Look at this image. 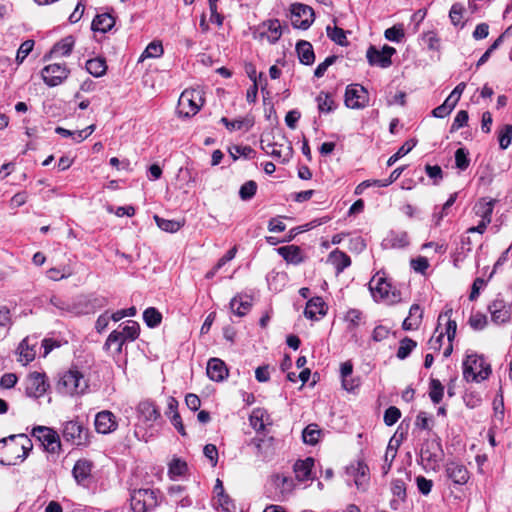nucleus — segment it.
Returning a JSON list of instances; mask_svg holds the SVG:
<instances>
[{"instance_id": "obj_22", "label": "nucleus", "mask_w": 512, "mask_h": 512, "mask_svg": "<svg viewBox=\"0 0 512 512\" xmlns=\"http://www.w3.org/2000/svg\"><path fill=\"white\" fill-rule=\"evenodd\" d=\"M263 26L266 27V30L261 33V38H266L271 44L276 43L282 35V26L280 21L278 19H271L265 22Z\"/></svg>"}, {"instance_id": "obj_48", "label": "nucleus", "mask_w": 512, "mask_h": 512, "mask_svg": "<svg viewBox=\"0 0 512 512\" xmlns=\"http://www.w3.org/2000/svg\"><path fill=\"white\" fill-rule=\"evenodd\" d=\"M318 109L320 112L329 113L334 109V101L331 96L325 92H320L316 97Z\"/></svg>"}, {"instance_id": "obj_47", "label": "nucleus", "mask_w": 512, "mask_h": 512, "mask_svg": "<svg viewBox=\"0 0 512 512\" xmlns=\"http://www.w3.org/2000/svg\"><path fill=\"white\" fill-rule=\"evenodd\" d=\"M405 479L396 478L391 483V491L394 496L398 497L401 500H405L406 498V479H409V475L407 473L404 474Z\"/></svg>"}, {"instance_id": "obj_57", "label": "nucleus", "mask_w": 512, "mask_h": 512, "mask_svg": "<svg viewBox=\"0 0 512 512\" xmlns=\"http://www.w3.org/2000/svg\"><path fill=\"white\" fill-rule=\"evenodd\" d=\"M230 154L234 159H237L240 156H243L246 159H250L254 157L255 151L248 145H238L230 149Z\"/></svg>"}, {"instance_id": "obj_17", "label": "nucleus", "mask_w": 512, "mask_h": 512, "mask_svg": "<svg viewBox=\"0 0 512 512\" xmlns=\"http://www.w3.org/2000/svg\"><path fill=\"white\" fill-rule=\"evenodd\" d=\"M95 428L98 433L108 434L116 430L117 422L114 414L108 410L97 413L95 417Z\"/></svg>"}, {"instance_id": "obj_62", "label": "nucleus", "mask_w": 512, "mask_h": 512, "mask_svg": "<svg viewBox=\"0 0 512 512\" xmlns=\"http://www.w3.org/2000/svg\"><path fill=\"white\" fill-rule=\"evenodd\" d=\"M445 335L444 331H439V329L436 328L433 336L428 341L429 349L439 351L442 347Z\"/></svg>"}, {"instance_id": "obj_34", "label": "nucleus", "mask_w": 512, "mask_h": 512, "mask_svg": "<svg viewBox=\"0 0 512 512\" xmlns=\"http://www.w3.org/2000/svg\"><path fill=\"white\" fill-rule=\"evenodd\" d=\"M154 220L161 230L169 233H175L179 231L185 223L184 220H169L164 219L158 215H154Z\"/></svg>"}, {"instance_id": "obj_49", "label": "nucleus", "mask_w": 512, "mask_h": 512, "mask_svg": "<svg viewBox=\"0 0 512 512\" xmlns=\"http://www.w3.org/2000/svg\"><path fill=\"white\" fill-rule=\"evenodd\" d=\"M512 140V124L504 125L498 132V141L501 149H507Z\"/></svg>"}, {"instance_id": "obj_28", "label": "nucleus", "mask_w": 512, "mask_h": 512, "mask_svg": "<svg viewBox=\"0 0 512 512\" xmlns=\"http://www.w3.org/2000/svg\"><path fill=\"white\" fill-rule=\"evenodd\" d=\"M277 251L288 263L297 265L303 261L302 251L298 246H283L279 247Z\"/></svg>"}, {"instance_id": "obj_7", "label": "nucleus", "mask_w": 512, "mask_h": 512, "mask_svg": "<svg viewBox=\"0 0 512 512\" xmlns=\"http://www.w3.org/2000/svg\"><path fill=\"white\" fill-rule=\"evenodd\" d=\"M290 19L294 28L306 30L314 22V10L302 3H293L290 6Z\"/></svg>"}, {"instance_id": "obj_44", "label": "nucleus", "mask_w": 512, "mask_h": 512, "mask_svg": "<svg viewBox=\"0 0 512 512\" xmlns=\"http://www.w3.org/2000/svg\"><path fill=\"white\" fill-rule=\"evenodd\" d=\"M417 144V141L414 139H410L406 141L399 149L398 151L389 157L387 161L388 166L394 165L400 158L408 154Z\"/></svg>"}, {"instance_id": "obj_60", "label": "nucleus", "mask_w": 512, "mask_h": 512, "mask_svg": "<svg viewBox=\"0 0 512 512\" xmlns=\"http://www.w3.org/2000/svg\"><path fill=\"white\" fill-rule=\"evenodd\" d=\"M361 317V311L357 309H350L345 315V321L348 323V329L354 330L356 327H358Z\"/></svg>"}, {"instance_id": "obj_23", "label": "nucleus", "mask_w": 512, "mask_h": 512, "mask_svg": "<svg viewBox=\"0 0 512 512\" xmlns=\"http://www.w3.org/2000/svg\"><path fill=\"white\" fill-rule=\"evenodd\" d=\"M494 204V199L481 198L476 202L473 210L475 214L481 218V220H485V222H491Z\"/></svg>"}, {"instance_id": "obj_55", "label": "nucleus", "mask_w": 512, "mask_h": 512, "mask_svg": "<svg viewBox=\"0 0 512 512\" xmlns=\"http://www.w3.org/2000/svg\"><path fill=\"white\" fill-rule=\"evenodd\" d=\"M328 37L339 45H345L347 43L345 32L342 28L339 27H330L326 28Z\"/></svg>"}, {"instance_id": "obj_20", "label": "nucleus", "mask_w": 512, "mask_h": 512, "mask_svg": "<svg viewBox=\"0 0 512 512\" xmlns=\"http://www.w3.org/2000/svg\"><path fill=\"white\" fill-rule=\"evenodd\" d=\"M325 314V302L321 297H314L307 302L304 310V315L306 318L311 320H318V316H324Z\"/></svg>"}, {"instance_id": "obj_8", "label": "nucleus", "mask_w": 512, "mask_h": 512, "mask_svg": "<svg viewBox=\"0 0 512 512\" xmlns=\"http://www.w3.org/2000/svg\"><path fill=\"white\" fill-rule=\"evenodd\" d=\"M32 435L37 438L45 450L50 453L57 452L61 447L58 434L51 428L37 426L33 428Z\"/></svg>"}, {"instance_id": "obj_50", "label": "nucleus", "mask_w": 512, "mask_h": 512, "mask_svg": "<svg viewBox=\"0 0 512 512\" xmlns=\"http://www.w3.org/2000/svg\"><path fill=\"white\" fill-rule=\"evenodd\" d=\"M120 332L127 341H134L139 336L140 326L137 322L128 321Z\"/></svg>"}, {"instance_id": "obj_19", "label": "nucleus", "mask_w": 512, "mask_h": 512, "mask_svg": "<svg viewBox=\"0 0 512 512\" xmlns=\"http://www.w3.org/2000/svg\"><path fill=\"white\" fill-rule=\"evenodd\" d=\"M314 463L315 461L312 457H307L304 460L296 461L293 466L296 479L298 481L312 480V469L314 467Z\"/></svg>"}, {"instance_id": "obj_64", "label": "nucleus", "mask_w": 512, "mask_h": 512, "mask_svg": "<svg viewBox=\"0 0 512 512\" xmlns=\"http://www.w3.org/2000/svg\"><path fill=\"white\" fill-rule=\"evenodd\" d=\"M488 323L486 315L482 313H475L471 315L469 324L474 330H482Z\"/></svg>"}, {"instance_id": "obj_13", "label": "nucleus", "mask_w": 512, "mask_h": 512, "mask_svg": "<svg viewBox=\"0 0 512 512\" xmlns=\"http://www.w3.org/2000/svg\"><path fill=\"white\" fill-rule=\"evenodd\" d=\"M491 320L495 324H504L512 317V305L504 301L502 298L494 299L488 306Z\"/></svg>"}, {"instance_id": "obj_15", "label": "nucleus", "mask_w": 512, "mask_h": 512, "mask_svg": "<svg viewBox=\"0 0 512 512\" xmlns=\"http://www.w3.org/2000/svg\"><path fill=\"white\" fill-rule=\"evenodd\" d=\"M446 476L456 485L468 482L470 474L465 465L457 461H449L445 465Z\"/></svg>"}, {"instance_id": "obj_18", "label": "nucleus", "mask_w": 512, "mask_h": 512, "mask_svg": "<svg viewBox=\"0 0 512 512\" xmlns=\"http://www.w3.org/2000/svg\"><path fill=\"white\" fill-rule=\"evenodd\" d=\"M207 375L213 381H222L228 376V369L219 358H211L207 363Z\"/></svg>"}, {"instance_id": "obj_14", "label": "nucleus", "mask_w": 512, "mask_h": 512, "mask_svg": "<svg viewBox=\"0 0 512 512\" xmlns=\"http://www.w3.org/2000/svg\"><path fill=\"white\" fill-rule=\"evenodd\" d=\"M47 388L45 375L39 372L30 373L25 380V391L29 397L39 398L45 394Z\"/></svg>"}, {"instance_id": "obj_21", "label": "nucleus", "mask_w": 512, "mask_h": 512, "mask_svg": "<svg viewBox=\"0 0 512 512\" xmlns=\"http://www.w3.org/2000/svg\"><path fill=\"white\" fill-rule=\"evenodd\" d=\"M261 143L262 149L266 152V154L273 157L274 159H282L285 161L290 157L291 148L289 145L279 144L276 142L263 145V140Z\"/></svg>"}, {"instance_id": "obj_12", "label": "nucleus", "mask_w": 512, "mask_h": 512, "mask_svg": "<svg viewBox=\"0 0 512 512\" xmlns=\"http://www.w3.org/2000/svg\"><path fill=\"white\" fill-rule=\"evenodd\" d=\"M395 48L385 45L381 50L371 46L367 50V60L371 66L387 68L392 64L391 57L395 54Z\"/></svg>"}, {"instance_id": "obj_36", "label": "nucleus", "mask_w": 512, "mask_h": 512, "mask_svg": "<svg viewBox=\"0 0 512 512\" xmlns=\"http://www.w3.org/2000/svg\"><path fill=\"white\" fill-rule=\"evenodd\" d=\"M85 67L87 72L93 75L94 77H101L107 71L106 61L102 58L89 59L86 62Z\"/></svg>"}, {"instance_id": "obj_6", "label": "nucleus", "mask_w": 512, "mask_h": 512, "mask_svg": "<svg viewBox=\"0 0 512 512\" xmlns=\"http://www.w3.org/2000/svg\"><path fill=\"white\" fill-rule=\"evenodd\" d=\"M158 505L156 493L150 489L135 490L131 494L132 512H149Z\"/></svg>"}, {"instance_id": "obj_30", "label": "nucleus", "mask_w": 512, "mask_h": 512, "mask_svg": "<svg viewBox=\"0 0 512 512\" xmlns=\"http://www.w3.org/2000/svg\"><path fill=\"white\" fill-rule=\"evenodd\" d=\"M328 260L335 267L337 273H341L345 268H347L351 264L350 257L338 249L330 253Z\"/></svg>"}, {"instance_id": "obj_63", "label": "nucleus", "mask_w": 512, "mask_h": 512, "mask_svg": "<svg viewBox=\"0 0 512 512\" xmlns=\"http://www.w3.org/2000/svg\"><path fill=\"white\" fill-rule=\"evenodd\" d=\"M400 417V410L395 406H391L386 409L384 413V422L387 426H392L399 420Z\"/></svg>"}, {"instance_id": "obj_56", "label": "nucleus", "mask_w": 512, "mask_h": 512, "mask_svg": "<svg viewBox=\"0 0 512 512\" xmlns=\"http://www.w3.org/2000/svg\"><path fill=\"white\" fill-rule=\"evenodd\" d=\"M455 164L456 167L462 171L466 170L470 164L468 158V151L464 148H459L455 151Z\"/></svg>"}, {"instance_id": "obj_16", "label": "nucleus", "mask_w": 512, "mask_h": 512, "mask_svg": "<svg viewBox=\"0 0 512 512\" xmlns=\"http://www.w3.org/2000/svg\"><path fill=\"white\" fill-rule=\"evenodd\" d=\"M50 304L59 311L61 316H76L83 313L80 302L65 300L55 295L50 298Z\"/></svg>"}, {"instance_id": "obj_61", "label": "nucleus", "mask_w": 512, "mask_h": 512, "mask_svg": "<svg viewBox=\"0 0 512 512\" xmlns=\"http://www.w3.org/2000/svg\"><path fill=\"white\" fill-rule=\"evenodd\" d=\"M254 125V120L251 117L236 119L230 122L229 131L245 129L248 131Z\"/></svg>"}, {"instance_id": "obj_29", "label": "nucleus", "mask_w": 512, "mask_h": 512, "mask_svg": "<svg viewBox=\"0 0 512 512\" xmlns=\"http://www.w3.org/2000/svg\"><path fill=\"white\" fill-rule=\"evenodd\" d=\"M409 244L407 232H391L384 240V246L388 248H404Z\"/></svg>"}, {"instance_id": "obj_27", "label": "nucleus", "mask_w": 512, "mask_h": 512, "mask_svg": "<svg viewBox=\"0 0 512 512\" xmlns=\"http://www.w3.org/2000/svg\"><path fill=\"white\" fill-rule=\"evenodd\" d=\"M114 25L115 19L113 16L108 13H103L97 15L93 19L91 28L95 32L106 33L107 31L111 30Z\"/></svg>"}, {"instance_id": "obj_10", "label": "nucleus", "mask_w": 512, "mask_h": 512, "mask_svg": "<svg viewBox=\"0 0 512 512\" xmlns=\"http://www.w3.org/2000/svg\"><path fill=\"white\" fill-rule=\"evenodd\" d=\"M366 89L358 84H351L346 88L345 104L351 109L364 108L368 104Z\"/></svg>"}, {"instance_id": "obj_46", "label": "nucleus", "mask_w": 512, "mask_h": 512, "mask_svg": "<svg viewBox=\"0 0 512 512\" xmlns=\"http://www.w3.org/2000/svg\"><path fill=\"white\" fill-rule=\"evenodd\" d=\"M143 319L148 327L154 328L161 323L162 315L156 308L149 307L144 311Z\"/></svg>"}, {"instance_id": "obj_31", "label": "nucleus", "mask_w": 512, "mask_h": 512, "mask_svg": "<svg viewBox=\"0 0 512 512\" xmlns=\"http://www.w3.org/2000/svg\"><path fill=\"white\" fill-rule=\"evenodd\" d=\"M453 310L451 308L446 309L442 312L438 317V323L441 324L442 321H446V329L445 334L447 336L448 341H453L456 335L457 324L454 320L451 319Z\"/></svg>"}, {"instance_id": "obj_58", "label": "nucleus", "mask_w": 512, "mask_h": 512, "mask_svg": "<svg viewBox=\"0 0 512 512\" xmlns=\"http://www.w3.org/2000/svg\"><path fill=\"white\" fill-rule=\"evenodd\" d=\"M455 106L456 105L454 103H452L449 99L446 98V100L444 101L443 104L436 107L432 111V114L436 118H444V117L448 116L453 111Z\"/></svg>"}, {"instance_id": "obj_51", "label": "nucleus", "mask_w": 512, "mask_h": 512, "mask_svg": "<svg viewBox=\"0 0 512 512\" xmlns=\"http://www.w3.org/2000/svg\"><path fill=\"white\" fill-rule=\"evenodd\" d=\"M384 36L387 40L392 42H401L405 36L404 28L400 25H394L385 30Z\"/></svg>"}, {"instance_id": "obj_33", "label": "nucleus", "mask_w": 512, "mask_h": 512, "mask_svg": "<svg viewBox=\"0 0 512 512\" xmlns=\"http://www.w3.org/2000/svg\"><path fill=\"white\" fill-rule=\"evenodd\" d=\"M19 350V361L23 363V365L31 362L36 355V351L34 350V344L30 346V339L27 337L21 341L18 347Z\"/></svg>"}, {"instance_id": "obj_2", "label": "nucleus", "mask_w": 512, "mask_h": 512, "mask_svg": "<svg viewBox=\"0 0 512 512\" xmlns=\"http://www.w3.org/2000/svg\"><path fill=\"white\" fill-rule=\"evenodd\" d=\"M370 292L375 301H383L387 304H396L401 301V294L383 276H374L369 283Z\"/></svg>"}, {"instance_id": "obj_54", "label": "nucleus", "mask_w": 512, "mask_h": 512, "mask_svg": "<svg viewBox=\"0 0 512 512\" xmlns=\"http://www.w3.org/2000/svg\"><path fill=\"white\" fill-rule=\"evenodd\" d=\"M264 416L265 411L261 409H255L250 415L249 421L250 425L255 429L256 431L264 430L265 423H264Z\"/></svg>"}, {"instance_id": "obj_4", "label": "nucleus", "mask_w": 512, "mask_h": 512, "mask_svg": "<svg viewBox=\"0 0 512 512\" xmlns=\"http://www.w3.org/2000/svg\"><path fill=\"white\" fill-rule=\"evenodd\" d=\"M87 388L88 384L82 373L76 369L64 372L57 382V390L63 395L81 394Z\"/></svg>"}, {"instance_id": "obj_42", "label": "nucleus", "mask_w": 512, "mask_h": 512, "mask_svg": "<svg viewBox=\"0 0 512 512\" xmlns=\"http://www.w3.org/2000/svg\"><path fill=\"white\" fill-rule=\"evenodd\" d=\"M444 395V386L438 379L432 378L429 384V397L434 404L441 402Z\"/></svg>"}, {"instance_id": "obj_35", "label": "nucleus", "mask_w": 512, "mask_h": 512, "mask_svg": "<svg viewBox=\"0 0 512 512\" xmlns=\"http://www.w3.org/2000/svg\"><path fill=\"white\" fill-rule=\"evenodd\" d=\"M139 414L148 422H154L160 417V413L152 402L144 401L138 406Z\"/></svg>"}, {"instance_id": "obj_5", "label": "nucleus", "mask_w": 512, "mask_h": 512, "mask_svg": "<svg viewBox=\"0 0 512 512\" xmlns=\"http://www.w3.org/2000/svg\"><path fill=\"white\" fill-rule=\"evenodd\" d=\"M204 104L203 91L200 88L184 90L178 100V113L184 117H191L198 113Z\"/></svg>"}, {"instance_id": "obj_43", "label": "nucleus", "mask_w": 512, "mask_h": 512, "mask_svg": "<svg viewBox=\"0 0 512 512\" xmlns=\"http://www.w3.org/2000/svg\"><path fill=\"white\" fill-rule=\"evenodd\" d=\"M416 341L411 338L405 337L400 341L399 348L397 350L396 356L400 360L406 359L410 353L416 348Z\"/></svg>"}, {"instance_id": "obj_1", "label": "nucleus", "mask_w": 512, "mask_h": 512, "mask_svg": "<svg viewBox=\"0 0 512 512\" xmlns=\"http://www.w3.org/2000/svg\"><path fill=\"white\" fill-rule=\"evenodd\" d=\"M33 444L25 434L10 435L0 440V463L4 465H16L23 462Z\"/></svg>"}, {"instance_id": "obj_26", "label": "nucleus", "mask_w": 512, "mask_h": 512, "mask_svg": "<svg viewBox=\"0 0 512 512\" xmlns=\"http://www.w3.org/2000/svg\"><path fill=\"white\" fill-rule=\"evenodd\" d=\"M423 311L418 304H413L410 307L409 315L404 319L402 328L404 330H415L417 329L422 321Z\"/></svg>"}, {"instance_id": "obj_45", "label": "nucleus", "mask_w": 512, "mask_h": 512, "mask_svg": "<svg viewBox=\"0 0 512 512\" xmlns=\"http://www.w3.org/2000/svg\"><path fill=\"white\" fill-rule=\"evenodd\" d=\"M320 435L321 430L318 428V425L310 424L303 430L302 438L306 444L315 445L318 442Z\"/></svg>"}, {"instance_id": "obj_37", "label": "nucleus", "mask_w": 512, "mask_h": 512, "mask_svg": "<svg viewBox=\"0 0 512 512\" xmlns=\"http://www.w3.org/2000/svg\"><path fill=\"white\" fill-rule=\"evenodd\" d=\"M92 464L86 459L78 460L73 467V475L78 482L88 478L90 475Z\"/></svg>"}, {"instance_id": "obj_40", "label": "nucleus", "mask_w": 512, "mask_h": 512, "mask_svg": "<svg viewBox=\"0 0 512 512\" xmlns=\"http://www.w3.org/2000/svg\"><path fill=\"white\" fill-rule=\"evenodd\" d=\"M126 341L127 340L120 331L114 330L109 334L104 346L106 349H110L112 346H115V351L117 353H121L122 346Z\"/></svg>"}, {"instance_id": "obj_41", "label": "nucleus", "mask_w": 512, "mask_h": 512, "mask_svg": "<svg viewBox=\"0 0 512 512\" xmlns=\"http://www.w3.org/2000/svg\"><path fill=\"white\" fill-rule=\"evenodd\" d=\"M456 194H452L449 199L443 204L440 211H434L432 214V223L435 227L440 226L442 219L448 214V209L455 203Z\"/></svg>"}, {"instance_id": "obj_9", "label": "nucleus", "mask_w": 512, "mask_h": 512, "mask_svg": "<svg viewBox=\"0 0 512 512\" xmlns=\"http://www.w3.org/2000/svg\"><path fill=\"white\" fill-rule=\"evenodd\" d=\"M63 438L74 445H85L88 440V430L77 421H68L63 428Z\"/></svg>"}, {"instance_id": "obj_32", "label": "nucleus", "mask_w": 512, "mask_h": 512, "mask_svg": "<svg viewBox=\"0 0 512 512\" xmlns=\"http://www.w3.org/2000/svg\"><path fill=\"white\" fill-rule=\"evenodd\" d=\"M75 44V39L73 36L69 35L57 42L51 51L52 54L56 56H68Z\"/></svg>"}, {"instance_id": "obj_38", "label": "nucleus", "mask_w": 512, "mask_h": 512, "mask_svg": "<svg viewBox=\"0 0 512 512\" xmlns=\"http://www.w3.org/2000/svg\"><path fill=\"white\" fill-rule=\"evenodd\" d=\"M351 469L354 472L357 488H363L369 479V467L364 462L359 461L356 467H351Z\"/></svg>"}, {"instance_id": "obj_52", "label": "nucleus", "mask_w": 512, "mask_h": 512, "mask_svg": "<svg viewBox=\"0 0 512 512\" xmlns=\"http://www.w3.org/2000/svg\"><path fill=\"white\" fill-rule=\"evenodd\" d=\"M163 54V46L161 42L153 41L151 42L144 52L142 53L140 60L145 58H158Z\"/></svg>"}, {"instance_id": "obj_25", "label": "nucleus", "mask_w": 512, "mask_h": 512, "mask_svg": "<svg viewBox=\"0 0 512 512\" xmlns=\"http://www.w3.org/2000/svg\"><path fill=\"white\" fill-rule=\"evenodd\" d=\"M296 52L299 61L304 65H312L315 61V54L310 42L301 40L296 44Z\"/></svg>"}, {"instance_id": "obj_11", "label": "nucleus", "mask_w": 512, "mask_h": 512, "mask_svg": "<svg viewBox=\"0 0 512 512\" xmlns=\"http://www.w3.org/2000/svg\"><path fill=\"white\" fill-rule=\"evenodd\" d=\"M70 70L64 64H50L42 69V78L50 86L60 85L69 75Z\"/></svg>"}, {"instance_id": "obj_59", "label": "nucleus", "mask_w": 512, "mask_h": 512, "mask_svg": "<svg viewBox=\"0 0 512 512\" xmlns=\"http://www.w3.org/2000/svg\"><path fill=\"white\" fill-rule=\"evenodd\" d=\"M187 471V464L180 459H173L169 465V474L172 477L182 476Z\"/></svg>"}, {"instance_id": "obj_24", "label": "nucleus", "mask_w": 512, "mask_h": 512, "mask_svg": "<svg viewBox=\"0 0 512 512\" xmlns=\"http://www.w3.org/2000/svg\"><path fill=\"white\" fill-rule=\"evenodd\" d=\"M252 306L251 298L249 296H235L230 301V309L231 311L239 316H245Z\"/></svg>"}, {"instance_id": "obj_53", "label": "nucleus", "mask_w": 512, "mask_h": 512, "mask_svg": "<svg viewBox=\"0 0 512 512\" xmlns=\"http://www.w3.org/2000/svg\"><path fill=\"white\" fill-rule=\"evenodd\" d=\"M257 191V183L253 180L245 182L239 190V196L242 200L247 201L254 197Z\"/></svg>"}, {"instance_id": "obj_3", "label": "nucleus", "mask_w": 512, "mask_h": 512, "mask_svg": "<svg viewBox=\"0 0 512 512\" xmlns=\"http://www.w3.org/2000/svg\"><path fill=\"white\" fill-rule=\"evenodd\" d=\"M491 373L490 365L476 354L467 355L463 362V377L468 382H480Z\"/></svg>"}, {"instance_id": "obj_39", "label": "nucleus", "mask_w": 512, "mask_h": 512, "mask_svg": "<svg viewBox=\"0 0 512 512\" xmlns=\"http://www.w3.org/2000/svg\"><path fill=\"white\" fill-rule=\"evenodd\" d=\"M12 326L10 310L6 306L0 307V340L4 339Z\"/></svg>"}]
</instances>
